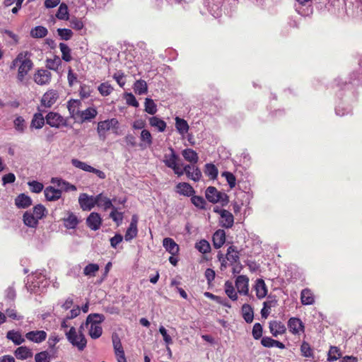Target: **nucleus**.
I'll use <instances>...</instances> for the list:
<instances>
[{
  "mask_svg": "<svg viewBox=\"0 0 362 362\" xmlns=\"http://www.w3.org/2000/svg\"><path fill=\"white\" fill-rule=\"evenodd\" d=\"M45 124V118L41 112L34 114L31 121L30 127L35 129H40Z\"/></svg>",
  "mask_w": 362,
  "mask_h": 362,
  "instance_id": "42",
  "label": "nucleus"
},
{
  "mask_svg": "<svg viewBox=\"0 0 362 362\" xmlns=\"http://www.w3.org/2000/svg\"><path fill=\"white\" fill-rule=\"evenodd\" d=\"M145 111L150 114L154 115L157 112V107L154 101L151 98H146L145 100Z\"/></svg>",
  "mask_w": 362,
  "mask_h": 362,
  "instance_id": "55",
  "label": "nucleus"
},
{
  "mask_svg": "<svg viewBox=\"0 0 362 362\" xmlns=\"http://www.w3.org/2000/svg\"><path fill=\"white\" fill-rule=\"evenodd\" d=\"M341 351L339 349L337 346H332L329 349L327 360L329 361H337L341 357Z\"/></svg>",
  "mask_w": 362,
  "mask_h": 362,
  "instance_id": "54",
  "label": "nucleus"
},
{
  "mask_svg": "<svg viewBox=\"0 0 362 362\" xmlns=\"http://www.w3.org/2000/svg\"><path fill=\"white\" fill-rule=\"evenodd\" d=\"M112 339L115 353L117 354L123 352L124 349L119 336L117 334H112Z\"/></svg>",
  "mask_w": 362,
  "mask_h": 362,
  "instance_id": "58",
  "label": "nucleus"
},
{
  "mask_svg": "<svg viewBox=\"0 0 362 362\" xmlns=\"http://www.w3.org/2000/svg\"><path fill=\"white\" fill-rule=\"evenodd\" d=\"M263 329L260 323L257 322L254 325L252 334L255 339H259L262 337Z\"/></svg>",
  "mask_w": 362,
  "mask_h": 362,
  "instance_id": "61",
  "label": "nucleus"
},
{
  "mask_svg": "<svg viewBox=\"0 0 362 362\" xmlns=\"http://www.w3.org/2000/svg\"><path fill=\"white\" fill-rule=\"evenodd\" d=\"M175 127L177 131L182 135L186 134L189 130V125L187 121L178 117H175Z\"/></svg>",
  "mask_w": 362,
  "mask_h": 362,
  "instance_id": "41",
  "label": "nucleus"
},
{
  "mask_svg": "<svg viewBox=\"0 0 362 362\" xmlns=\"http://www.w3.org/2000/svg\"><path fill=\"white\" fill-rule=\"evenodd\" d=\"M214 247L216 249L221 247L226 242V233L223 230L218 229L212 237Z\"/></svg>",
  "mask_w": 362,
  "mask_h": 362,
  "instance_id": "28",
  "label": "nucleus"
},
{
  "mask_svg": "<svg viewBox=\"0 0 362 362\" xmlns=\"http://www.w3.org/2000/svg\"><path fill=\"white\" fill-rule=\"evenodd\" d=\"M102 218L97 212H91L86 218L87 226L93 230H98L102 225Z\"/></svg>",
  "mask_w": 362,
  "mask_h": 362,
  "instance_id": "13",
  "label": "nucleus"
},
{
  "mask_svg": "<svg viewBox=\"0 0 362 362\" xmlns=\"http://www.w3.org/2000/svg\"><path fill=\"white\" fill-rule=\"evenodd\" d=\"M69 11L68 6L66 4L62 3L56 13V17L59 20H68L69 19Z\"/></svg>",
  "mask_w": 362,
  "mask_h": 362,
  "instance_id": "45",
  "label": "nucleus"
},
{
  "mask_svg": "<svg viewBox=\"0 0 362 362\" xmlns=\"http://www.w3.org/2000/svg\"><path fill=\"white\" fill-rule=\"evenodd\" d=\"M58 98L59 93L57 90L54 89H49L43 94L40 100L41 106L45 107L46 108H49L54 104H55Z\"/></svg>",
  "mask_w": 362,
  "mask_h": 362,
  "instance_id": "8",
  "label": "nucleus"
},
{
  "mask_svg": "<svg viewBox=\"0 0 362 362\" xmlns=\"http://www.w3.org/2000/svg\"><path fill=\"white\" fill-rule=\"evenodd\" d=\"M269 328L272 336L274 337L284 334L286 331L285 325L281 322L276 320L269 322Z\"/></svg>",
  "mask_w": 362,
  "mask_h": 362,
  "instance_id": "21",
  "label": "nucleus"
},
{
  "mask_svg": "<svg viewBox=\"0 0 362 362\" xmlns=\"http://www.w3.org/2000/svg\"><path fill=\"white\" fill-rule=\"evenodd\" d=\"M35 362H49L48 352L44 351L36 354L35 356Z\"/></svg>",
  "mask_w": 362,
  "mask_h": 362,
  "instance_id": "64",
  "label": "nucleus"
},
{
  "mask_svg": "<svg viewBox=\"0 0 362 362\" xmlns=\"http://www.w3.org/2000/svg\"><path fill=\"white\" fill-rule=\"evenodd\" d=\"M205 174L211 179H216L218 176V169L215 165L212 163H207L205 165Z\"/></svg>",
  "mask_w": 362,
  "mask_h": 362,
  "instance_id": "50",
  "label": "nucleus"
},
{
  "mask_svg": "<svg viewBox=\"0 0 362 362\" xmlns=\"http://www.w3.org/2000/svg\"><path fill=\"white\" fill-rule=\"evenodd\" d=\"M110 217L115 221L117 226H119L123 220V213L119 212L115 206H112Z\"/></svg>",
  "mask_w": 362,
  "mask_h": 362,
  "instance_id": "52",
  "label": "nucleus"
},
{
  "mask_svg": "<svg viewBox=\"0 0 362 362\" xmlns=\"http://www.w3.org/2000/svg\"><path fill=\"white\" fill-rule=\"evenodd\" d=\"M99 265L97 264H88L83 269V274L87 276H95V274L99 271Z\"/></svg>",
  "mask_w": 362,
  "mask_h": 362,
  "instance_id": "48",
  "label": "nucleus"
},
{
  "mask_svg": "<svg viewBox=\"0 0 362 362\" xmlns=\"http://www.w3.org/2000/svg\"><path fill=\"white\" fill-rule=\"evenodd\" d=\"M225 293L233 301L238 300V294L235 290L233 283L230 281H226L224 284Z\"/></svg>",
  "mask_w": 362,
  "mask_h": 362,
  "instance_id": "39",
  "label": "nucleus"
},
{
  "mask_svg": "<svg viewBox=\"0 0 362 362\" xmlns=\"http://www.w3.org/2000/svg\"><path fill=\"white\" fill-rule=\"evenodd\" d=\"M28 184L30 187V191L34 193L41 192L44 187L42 183L35 180L29 182Z\"/></svg>",
  "mask_w": 362,
  "mask_h": 362,
  "instance_id": "63",
  "label": "nucleus"
},
{
  "mask_svg": "<svg viewBox=\"0 0 362 362\" xmlns=\"http://www.w3.org/2000/svg\"><path fill=\"white\" fill-rule=\"evenodd\" d=\"M205 195L207 200L213 204L220 202L222 206H226L229 202L228 196L224 192H219L215 187H208Z\"/></svg>",
  "mask_w": 362,
  "mask_h": 362,
  "instance_id": "4",
  "label": "nucleus"
},
{
  "mask_svg": "<svg viewBox=\"0 0 362 362\" xmlns=\"http://www.w3.org/2000/svg\"><path fill=\"white\" fill-rule=\"evenodd\" d=\"M300 301L303 305H309L315 303V296L309 288H304L300 293Z\"/></svg>",
  "mask_w": 362,
  "mask_h": 362,
  "instance_id": "33",
  "label": "nucleus"
},
{
  "mask_svg": "<svg viewBox=\"0 0 362 362\" xmlns=\"http://www.w3.org/2000/svg\"><path fill=\"white\" fill-rule=\"evenodd\" d=\"M170 153L165 154L163 162L165 165L170 168H174L177 165V160H179L178 156L175 153L173 148H170Z\"/></svg>",
  "mask_w": 362,
  "mask_h": 362,
  "instance_id": "31",
  "label": "nucleus"
},
{
  "mask_svg": "<svg viewBox=\"0 0 362 362\" xmlns=\"http://www.w3.org/2000/svg\"><path fill=\"white\" fill-rule=\"evenodd\" d=\"M242 315L247 323H251L254 319V311L250 305L245 303L243 305Z\"/></svg>",
  "mask_w": 362,
  "mask_h": 362,
  "instance_id": "37",
  "label": "nucleus"
},
{
  "mask_svg": "<svg viewBox=\"0 0 362 362\" xmlns=\"http://www.w3.org/2000/svg\"><path fill=\"white\" fill-rule=\"evenodd\" d=\"M176 192L186 197H190L195 193V191L189 183L180 182L176 185Z\"/></svg>",
  "mask_w": 362,
  "mask_h": 362,
  "instance_id": "26",
  "label": "nucleus"
},
{
  "mask_svg": "<svg viewBox=\"0 0 362 362\" xmlns=\"http://www.w3.org/2000/svg\"><path fill=\"white\" fill-rule=\"evenodd\" d=\"M137 221L138 220L136 216L134 215L132 218V221L129 224V226L128 227L124 235V238L127 241H130L136 237L138 233Z\"/></svg>",
  "mask_w": 362,
  "mask_h": 362,
  "instance_id": "19",
  "label": "nucleus"
},
{
  "mask_svg": "<svg viewBox=\"0 0 362 362\" xmlns=\"http://www.w3.org/2000/svg\"><path fill=\"white\" fill-rule=\"evenodd\" d=\"M78 203L83 211H90L96 205V196L82 193L78 197Z\"/></svg>",
  "mask_w": 362,
  "mask_h": 362,
  "instance_id": "10",
  "label": "nucleus"
},
{
  "mask_svg": "<svg viewBox=\"0 0 362 362\" xmlns=\"http://www.w3.org/2000/svg\"><path fill=\"white\" fill-rule=\"evenodd\" d=\"M98 90L101 95L107 96L112 93V92L114 90V88L108 82H104L100 83L98 88Z\"/></svg>",
  "mask_w": 362,
  "mask_h": 362,
  "instance_id": "51",
  "label": "nucleus"
},
{
  "mask_svg": "<svg viewBox=\"0 0 362 362\" xmlns=\"http://www.w3.org/2000/svg\"><path fill=\"white\" fill-rule=\"evenodd\" d=\"M66 217L63 218L64 225L67 229H74L76 228L78 224L80 223V220L78 216L71 211L66 212Z\"/></svg>",
  "mask_w": 362,
  "mask_h": 362,
  "instance_id": "22",
  "label": "nucleus"
},
{
  "mask_svg": "<svg viewBox=\"0 0 362 362\" xmlns=\"http://www.w3.org/2000/svg\"><path fill=\"white\" fill-rule=\"evenodd\" d=\"M58 35L64 40H69L73 35V32L68 28H59L57 29Z\"/></svg>",
  "mask_w": 362,
  "mask_h": 362,
  "instance_id": "62",
  "label": "nucleus"
},
{
  "mask_svg": "<svg viewBox=\"0 0 362 362\" xmlns=\"http://www.w3.org/2000/svg\"><path fill=\"white\" fill-rule=\"evenodd\" d=\"M278 298L276 295L270 294L267 296V300L263 303V308L261 310V315L262 318H267L271 313L272 308L278 305Z\"/></svg>",
  "mask_w": 362,
  "mask_h": 362,
  "instance_id": "9",
  "label": "nucleus"
},
{
  "mask_svg": "<svg viewBox=\"0 0 362 362\" xmlns=\"http://www.w3.org/2000/svg\"><path fill=\"white\" fill-rule=\"evenodd\" d=\"M47 33L45 27L38 25L30 30V35L34 38H42L47 35Z\"/></svg>",
  "mask_w": 362,
  "mask_h": 362,
  "instance_id": "44",
  "label": "nucleus"
},
{
  "mask_svg": "<svg viewBox=\"0 0 362 362\" xmlns=\"http://www.w3.org/2000/svg\"><path fill=\"white\" fill-rule=\"evenodd\" d=\"M105 319L103 315L101 314H90L87 318L86 323L87 325H90L89 335L92 339L99 338L103 333V329L100 323Z\"/></svg>",
  "mask_w": 362,
  "mask_h": 362,
  "instance_id": "3",
  "label": "nucleus"
},
{
  "mask_svg": "<svg viewBox=\"0 0 362 362\" xmlns=\"http://www.w3.org/2000/svg\"><path fill=\"white\" fill-rule=\"evenodd\" d=\"M59 48L62 52V59L66 62L71 61L72 57L71 55V49L67 45L62 42L59 44Z\"/></svg>",
  "mask_w": 362,
  "mask_h": 362,
  "instance_id": "49",
  "label": "nucleus"
},
{
  "mask_svg": "<svg viewBox=\"0 0 362 362\" xmlns=\"http://www.w3.org/2000/svg\"><path fill=\"white\" fill-rule=\"evenodd\" d=\"M163 246L171 255H177L179 253L180 247L171 238H165L163 240Z\"/></svg>",
  "mask_w": 362,
  "mask_h": 362,
  "instance_id": "20",
  "label": "nucleus"
},
{
  "mask_svg": "<svg viewBox=\"0 0 362 362\" xmlns=\"http://www.w3.org/2000/svg\"><path fill=\"white\" fill-rule=\"evenodd\" d=\"M82 103L80 100L71 99L67 102V109L70 117L74 119H78L81 110H80Z\"/></svg>",
  "mask_w": 362,
  "mask_h": 362,
  "instance_id": "12",
  "label": "nucleus"
},
{
  "mask_svg": "<svg viewBox=\"0 0 362 362\" xmlns=\"http://www.w3.org/2000/svg\"><path fill=\"white\" fill-rule=\"evenodd\" d=\"M288 328L293 334L299 335L304 333L305 326L302 320L298 317H291L288 321Z\"/></svg>",
  "mask_w": 362,
  "mask_h": 362,
  "instance_id": "11",
  "label": "nucleus"
},
{
  "mask_svg": "<svg viewBox=\"0 0 362 362\" xmlns=\"http://www.w3.org/2000/svg\"><path fill=\"white\" fill-rule=\"evenodd\" d=\"M185 173L189 179L194 182H198L202 177V172L195 164L185 165Z\"/></svg>",
  "mask_w": 362,
  "mask_h": 362,
  "instance_id": "15",
  "label": "nucleus"
},
{
  "mask_svg": "<svg viewBox=\"0 0 362 362\" xmlns=\"http://www.w3.org/2000/svg\"><path fill=\"white\" fill-rule=\"evenodd\" d=\"M25 337L29 341L39 344L46 339L47 333L43 330L30 331L25 334Z\"/></svg>",
  "mask_w": 362,
  "mask_h": 362,
  "instance_id": "17",
  "label": "nucleus"
},
{
  "mask_svg": "<svg viewBox=\"0 0 362 362\" xmlns=\"http://www.w3.org/2000/svg\"><path fill=\"white\" fill-rule=\"evenodd\" d=\"M191 202L196 207L201 209H205L206 201L202 197L192 195L191 197Z\"/></svg>",
  "mask_w": 362,
  "mask_h": 362,
  "instance_id": "59",
  "label": "nucleus"
},
{
  "mask_svg": "<svg viewBox=\"0 0 362 362\" xmlns=\"http://www.w3.org/2000/svg\"><path fill=\"white\" fill-rule=\"evenodd\" d=\"M51 182L54 185H56L57 187H60L61 190H64L65 192L69 191H76V187L67 181H65L61 178L58 177H52L51 179Z\"/></svg>",
  "mask_w": 362,
  "mask_h": 362,
  "instance_id": "25",
  "label": "nucleus"
},
{
  "mask_svg": "<svg viewBox=\"0 0 362 362\" xmlns=\"http://www.w3.org/2000/svg\"><path fill=\"white\" fill-rule=\"evenodd\" d=\"M32 211L35 214V217L37 218L38 220H40L42 218H44L47 213V209L41 204L35 206L33 208Z\"/></svg>",
  "mask_w": 362,
  "mask_h": 362,
  "instance_id": "47",
  "label": "nucleus"
},
{
  "mask_svg": "<svg viewBox=\"0 0 362 362\" xmlns=\"http://www.w3.org/2000/svg\"><path fill=\"white\" fill-rule=\"evenodd\" d=\"M46 200L49 202H54L59 199L62 197V190L55 189L52 186L47 187L44 190Z\"/></svg>",
  "mask_w": 362,
  "mask_h": 362,
  "instance_id": "23",
  "label": "nucleus"
},
{
  "mask_svg": "<svg viewBox=\"0 0 362 362\" xmlns=\"http://www.w3.org/2000/svg\"><path fill=\"white\" fill-rule=\"evenodd\" d=\"M32 54L28 51H23L18 54L17 60H21L17 73V80L23 82L25 76L33 69L34 64L31 60Z\"/></svg>",
  "mask_w": 362,
  "mask_h": 362,
  "instance_id": "1",
  "label": "nucleus"
},
{
  "mask_svg": "<svg viewBox=\"0 0 362 362\" xmlns=\"http://www.w3.org/2000/svg\"><path fill=\"white\" fill-rule=\"evenodd\" d=\"M134 90L136 94L139 95L146 93L148 90L146 82L142 79L136 81L134 84Z\"/></svg>",
  "mask_w": 362,
  "mask_h": 362,
  "instance_id": "43",
  "label": "nucleus"
},
{
  "mask_svg": "<svg viewBox=\"0 0 362 362\" xmlns=\"http://www.w3.org/2000/svg\"><path fill=\"white\" fill-rule=\"evenodd\" d=\"M14 354L16 357L20 360H25L33 356L32 351L27 346L17 348Z\"/></svg>",
  "mask_w": 362,
  "mask_h": 362,
  "instance_id": "38",
  "label": "nucleus"
},
{
  "mask_svg": "<svg viewBox=\"0 0 362 362\" xmlns=\"http://www.w3.org/2000/svg\"><path fill=\"white\" fill-rule=\"evenodd\" d=\"M6 338L12 341L16 345H20L25 341V339L17 331L10 330L6 334Z\"/></svg>",
  "mask_w": 362,
  "mask_h": 362,
  "instance_id": "40",
  "label": "nucleus"
},
{
  "mask_svg": "<svg viewBox=\"0 0 362 362\" xmlns=\"http://www.w3.org/2000/svg\"><path fill=\"white\" fill-rule=\"evenodd\" d=\"M46 122L52 127L59 128L67 125V119L57 112H50L45 117Z\"/></svg>",
  "mask_w": 362,
  "mask_h": 362,
  "instance_id": "6",
  "label": "nucleus"
},
{
  "mask_svg": "<svg viewBox=\"0 0 362 362\" xmlns=\"http://www.w3.org/2000/svg\"><path fill=\"white\" fill-rule=\"evenodd\" d=\"M221 175L226 178L230 189H233L235 187L236 177L232 173L225 171L222 173Z\"/></svg>",
  "mask_w": 362,
  "mask_h": 362,
  "instance_id": "57",
  "label": "nucleus"
},
{
  "mask_svg": "<svg viewBox=\"0 0 362 362\" xmlns=\"http://www.w3.org/2000/svg\"><path fill=\"white\" fill-rule=\"evenodd\" d=\"M98 115V111L94 107H89L85 110L81 112L78 120L83 123L85 122L90 121L94 119Z\"/></svg>",
  "mask_w": 362,
  "mask_h": 362,
  "instance_id": "24",
  "label": "nucleus"
},
{
  "mask_svg": "<svg viewBox=\"0 0 362 362\" xmlns=\"http://www.w3.org/2000/svg\"><path fill=\"white\" fill-rule=\"evenodd\" d=\"M15 129L20 132L23 133L25 129V119L21 116H18L13 121Z\"/></svg>",
  "mask_w": 362,
  "mask_h": 362,
  "instance_id": "56",
  "label": "nucleus"
},
{
  "mask_svg": "<svg viewBox=\"0 0 362 362\" xmlns=\"http://www.w3.org/2000/svg\"><path fill=\"white\" fill-rule=\"evenodd\" d=\"M235 287L240 294L245 296L249 293V279L245 275H240L236 278Z\"/></svg>",
  "mask_w": 362,
  "mask_h": 362,
  "instance_id": "14",
  "label": "nucleus"
},
{
  "mask_svg": "<svg viewBox=\"0 0 362 362\" xmlns=\"http://www.w3.org/2000/svg\"><path fill=\"white\" fill-rule=\"evenodd\" d=\"M33 80L37 85H47L52 80V74L48 69H38L33 75Z\"/></svg>",
  "mask_w": 362,
  "mask_h": 362,
  "instance_id": "7",
  "label": "nucleus"
},
{
  "mask_svg": "<svg viewBox=\"0 0 362 362\" xmlns=\"http://www.w3.org/2000/svg\"><path fill=\"white\" fill-rule=\"evenodd\" d=\"M220 215L222 218V226L226 228H231L234 223V218L233 214L226 209H221L220 211Z\"/></svg>",
  "mask_w": 362,
  "mask_h": 362,
  "instance_id": "29",
  "label": "nucleus"
},
{
  "mask_svg": "<svg viewBox=\"0 0 362 362\" xmlns=\"http://www.w3.org/2000/svg\"><path fill=\"white\" fill-rule=\"evenodd\" d=\"M148 122L151 127L156 128L158 132H163L165 130L166 122L158 117L153 116L148 119Z\"/></svg>",
  "mask_w": 362,
  "mask_h": 362,
  "instance_id": "36",
  "label": "nucleus"
},
{
  "mask_svg": "<svg viewBox=\"0 0 362 362\" xmlns=\"http://www.w3.org/2000/svg\"><path fill=\"white\" fill-rule=\"evenodd\" d=\"M226 259L229 262L230 265H234L236 263H240V252L237 247L230 245L227 249Z\"/></svg>",
  "mask_w": 362,
  "mask_h": 362,
  "instance_id": "18",
  "label": "nucleus"
},
{
  "mask_svg": "<svg viewBox=\"0 0 362 362\" xmlns=\"http://www.w3.org/2000/svg\"><path fill=\"white\" fill-rule=\"evenodd\" d=\"M195 248L202 254L209 253L211 251V245L206 240H201L196 243Z\"/></svg>",
  "mask_w": 362,
  "mask_h": 362,
  "instance_id": "46",
  "label": "nucleus"
},
{
  "mask_svg": "<svg viewBox=\"0 0 362 362\" xmlns=\"http://www.w3.org/2000/svg\"><path fill=\"white\" fill-rule=\"evenodd\" d=\"M254 290L258 299H263L267 296V286L262 279H257L256 280Z\"/></svg>",
  "mask_w": 362,
  "mask_h": 362,
  "instance_id": "16",
  "label": "nucleus"
},
{
  "mask_svg": "<svg viewBox=\"0 0 362 362\" xmlns=\"http://www.w3.org/2000/svg\"><path fill=\"white\" fill-rule=\"evenodd\" d=\"M71 163L74 167L81 169L86 172L90 173L91 170H93V167H92V166L89 165L88 164H87L86 163L82 162L76 158L72 159Z\"/></svg>",
  "mask_w": 362,
  "mask_h": 362,
  "instance_id": "53",
  "label": "nucleus"
},
{
  "mask_svg": "<svg viewBox=\"0 0 362 362\" xmlns=\"http://www.w3.org/2000/svg\"><path fill=\"white\" fill-rule=\"evenodd\" d=\"M182 155L187 161L192 163L191 165L197 163L199 160L198 154L192 148L184 149L182 152Z\"/></svg>",
  "mask_w": 362,
  "mask_h": 362,
  "instance_id": "35",
  "label": "nucleus"
},
{
  "mask_svg": "<svg viewBox=\"0 0 362 362\" xmlns=\"http://www.w3.org/2000/svg\"><path fill=\"white\" fill-rule=\"evenodd\" d=\"M96 205L98 207H103L104 211H107L114 206L112 200L103 193L96 195Z\"/></svg>",
  "mask_w": 362,
  "mask_h": 362,
  "instance_id": "32",
  "label": "nucleus"
},
{
  "mask_svg": "<svg viewBox=\"0 0 362 362\" xmlns=\"http://www.w3.org/2000/svg\"><path fill=\"white\" fill-rule=\"evenodd\" d=\"M83 325L78 329L71 327L68 332H66V337L72 346L76 347L78 351H82L85 349L87 344V340L82 332Z\"/></svg>",
  "mask_w": 362,
  "mask_h": 362,
  "instance_id": "2",
  "label": "nucleus"
},
{
  "mask_svg": "<svg viewBox=\"0 0 362 362\" xmlns=\"http://www.w3.org/2000/svg\"><path fill=\"white\" fill-rule=\"evenodd\" d=\"M35 216L32 211H26L23 216L24 224L30 228H36L38 225L39 220Z\"/></svg>",
  "mask_w": 362,
  "mask_h": 362,
  "instance_id": "30",
  "label": "nucleus"
},
{
  "mask_svg": "<svg viewBox=\"0 0 362 362\" xmlns=\"http://www.w3.org/2000/svg\"><path fill=\"white\" fill-rule=\"evenodd\" d=\"M119 124L116 118H112L104 121H100L98 124L97 132L98 136L103 140L105 139L106 132L110 129L115 130V133L119 129Z\"/></svg>",
  "mask_w": 362,
  "mask_h": 362,
  "instance_id": "5",
  "label": "nucleus"
},
{
  "mask_svg": "<svg viewBox=\"0 0 362 362\" xmlns=\"http://www.w3.org/2000/svg\"><path fill=\"white\" fill-rule=\"evenodd\" d=\"M15 204L18 209H26L32 205V199L29 196L22 193L15 199Z\"/></svg>",
  "mask_w": 362,
  "mask_h": 362,
  "instance_id": "27",
  "label": "nucleus"
},
{
  "mask_svg": "<svg viewBox=\"0 0 362 362\" xmlns=\"http://www.w3.org/2000/svg\"><path fill=\"white\" fill-rule=\"evenodd\" d=\"M300 351L302 356L305 357H313V352L310 347V345L306 342L303 341L300 346Z\"/></svg>",
  "mask_w": 362,
  "mask_h": 362,
  "instance_id": "60",
  "label": "nucleus"
},
{
  "mask_svg": "<svg viewBox=\"0 0 362 362\" xmlns=\"http://www.w3.org/2000/svg\"><path fill=\"white\" fill-rule=\"evenodd\" d=\"M141 144L139 146L141 148L149 147L153 144V137L151 132L147 129H143L140 135Z\"/></svg>",
  "mask_w": 362,
  "mask_h": 362,
  "instance_id": "34",
  "label": "nucleus"
}]
</instances>
